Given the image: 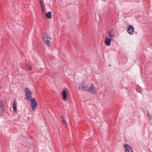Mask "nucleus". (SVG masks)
<instances>
[{"label":"nucleus","instance_id":"dca6fc26","mask_svg":"<svg viewBox=\"0 0 152 152\" xmlns=\"http://www.w3.org/2000/svg\"><path fill=\"white\" fill-rule=\"evenodd\" d=\"M4 107V105L2 101L0 100V108H2Z\"/></svg>","mask_w":152,"mask_h":152},{"label":"nucleus","instance_id":"a211bd4d","mask_svg":"<svg viewBox=\"0 0 152 152\" xmlns=\"http://www.w3.org/2000/svg\"><path fill=\"white\" fill-rule=\"evenodd\" d=\"M28 69L30 70H31L32 69V67L31 66H29L28 67Z\"/></svg>","mask_w":152,"mask_h":152},{"label":"nucleus","instance_id":"0eeeda50","mask_svg":"<svg viewBox=\"0 0 152 152\" xmlns=\"http://www.w3.org/2000/svg\"><path fill=\"white\" fill-rule=\"evenodd\" d=\"M87 85H86L85 86L83 85L82 84H80L79 85L78 89H82L85 91L86 88H87L88 87Z\"/></svg>","mask_w":152,"mask_h":152},{"label":"nucleus","instance_id":"f03ea898","mask_svg":"<svg viewBox=\"0 0 152 152\" xmlns=\"http://www.w3.org/2000/svg\"><path fill=\"white\" fill-rule=\"evenodd\" d=\"M91 86L90 87H89L88 86L87 88L85 89V91L92 94H95L96 93L95 87L92 84H91Z\"/></svg>","mask_w":152,"mask_h":152},{"label":"nucleus","instance_id":"6e6552de","mask_svg":"<svg viewBox=\"0 0 152 152\" xmlns=\"http://www.w3.org/2000/svg\"><path fill=\"white\" fill-rule=\"evenodd\" d=\"M111 39L109 38H107L104 41V42L107 46L110 45L111 43Z\"/></svg>","mask_w":152,"mask_h":152},{"label":"nucleus","instance_id":"423d86ee","mask_svg":"<svg viewBox=\"0 0 152 152\" xmlns=\"http://www.w3.org/2000/svg\"><path fill=\"white\" fill-rule=\"evenodd\" d=\"M108 34L110 37V39L111 40H113L114 38V34L113 31H109L108 32Z\"/></svg>","mask_w":152,"mask_h":152},{"label":"nucleus","instance_id":"f8f14e48","mask_svg":"<svg viewBox=\"0 0 152 152\" xmlns=\"http://www.w3.org/2000/svg\"><path fill=\"white\" fill-rule=\"evenodd\" d=\"M17 101L16 100H15L14 102L13 106V108L14 109V111H16L17 110Z\"/></svg>","mask_w":152,"mask_h":152},{"label":"nucleus","instance_id":"7ed1b4c3","mask_svg":"<svg viewBox=\"0 0 152 152\" xmlns=\"http://www.w3.org/2000/svg\"><path fill=\"white\" fill-rule=\"evenodd\" d=\"M31 103L32 110H35L37 107V103L34 98L31 99Z\"/></svg>","mask_w":152,"mask_h":152},{"label":"nucleus","instance_id":"9d476101","mask_svg":"<svg viewBox=\"0 0 152 152\" xmlns=\"http://www.w3.org/2000/svg\"><path fill=\"white\" fill-rule=\"evenodd\" d=\"M61 94L63 96V99L65 100L67 96V94L65 90H64L61 93Z\"/></svg>","mask_w":152,"mask_h":152},{"label":"nucleus","instance_id":"4468645a","mask_svg":"<svg viewBox=\"0 0 152 152\" xmlns=\"http://www.w3.org/2000/svg\"><path fill=\"white\" fill-rule=\"evenodd\" d=\"M60 117L61 119V121L65 125L66 122L64 120L63 116L62 115H60Z\"/></svg>","mask_w":152,"mask_h":152},{"label":"nucleus","instance_id":"2eb2a0df","mask_svg":"<svg viewBox=\"0 0 152 152\" xmlns=\"http://www.w3.org/2000/svg\"><path fill=\"white\" fill-rule=\"evenodd\" d=\"M25 89H26V90H25V91L26 94L28 93V92H31V91H30V90L27 87H26L25 88Z\"/></svg>","mask_w":152,"mask_h":152},{"label":"nucleus","instance_id":"1a4fd4ad","mask_svg":"<svg viewBox=\"0 0 152 152\" xmlns=\"http://www.w3.org/2000/svg\"><path fill=\"white\" fill-rule=\"evenodd\" d=\"M40 5L42 12H44L45 9V7L43 0H39Z\"/></svg>","mask_w":152,"mask_h":152},{"label":"nucleus","instance_id":"f257e3e1","mask_svg":"<svg viewBox=\"0 0 152 152\" xmlns=\"http://www.w3.org/2000/svg\"><path fill=\"white\" fill-rule=\"evenodd\" d=\"M44 41L48 46H50V38L48 34H45L42 35V37Z\"/></svg>","mask_w":152,"mask_h":152},{"label":"nucleus","instance_id":"20e7f679","mask_svg":"<svg viewBox=\"0 0 152 152\" xmlns=\"http://www.w3.org/2000/svg\"><path fill=\"white\" fill-rule=\"evenodd\" d=\"M124 146L125 148L126 152H132V148L129 145L125 143Z\"/></svg>","mask_w":152,"mask_h":152},{"label":"nucleus","instance_id":"9b49d317","mask_svg":"<svg viewBox=\"0 0 152 152\" xmlns=\"http://www.w3.org/2000/svg\"><path fill=\"white\" fill-rule=\"evenodd\" d=\"M26 98L27 100H28L32 99V94L31 92H28L26 94Z\"/></svg>","mask_w":152,"mask_h":152},{"label":"nucleus","instance_id":"ddd939ff","mask_svg":"<svg viewBox=\"0 0 152 152\" xmlns=\"http://www.w3.org/2000/svg\"><path fill=\"white\" fill-rule=\"evenodd\" d=\"M46 17L48 18L49 19L51 17V12L49 11L46 14Z\"/></svg>","mask_w":152,"mask_h":152},{"label":"nucleus","instance_id":"f3484780","mask_svg":"<svg viewBox=\"0 0 152 152\" xmlns=\"http://www.w3.org/2000/svg\"><path fill=\"white\" fill-rule=\"evenodd\" d=\"M147 115L149 120H151V116L148 113H147Z\"/></svg>","mask_w":152,"mask_h":152},{"label":"nucleus","instance_id":"39448f33","mask_svg":"<svg viewBox=\"0 0 152 152\" xmlns=\"http://www.w3.org/2000/svg\"><path fill=\"white\" fill-rule=\"evenodd\" d=\"M134 31V28L132 25H130L127 29V31L130 34H133Z\"/></svg>","mask_w":152,"mask_h":152},{"label":"nucleus","instance_id":"6ab92c4d","mask_svg":"<svg viewBox=\"0 0 152 152\" xmlns=\"http://www.w3.org/2000/svg\"><path fill=\"white\" fill-rule=\"evenodd\" d=\"M109 66H111V64H109Z\"/></svg>","mask_w":152,"mask_h":152}]
</instances>
